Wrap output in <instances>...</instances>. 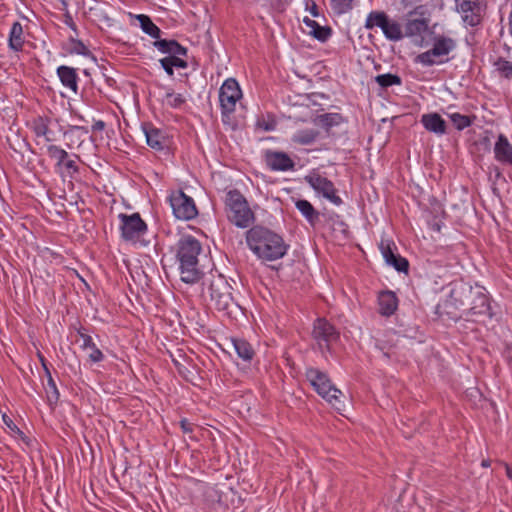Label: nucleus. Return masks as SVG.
<instances>
[{"instance_id":"f257e3e1","label":"nucleus","mask_w":512,"mask_h":512,"mask_svg":"<svg viewBox=\"0 0 512 512\" xmlns=\"http://www.w3.org/2000/svg\"><path fill=\"white\" fill-rule=\"evenodd\" d=\"M249 248L262 260L274 261L282 258L289 248L282 236L260 225L246 232Z\"/></svg>"},{"instance_id":"f03ea898","label":"nucleus","mask_w":512,"mask_h":512,"mask_svg":"<svg viewBox=\"0 0 512 512\" xmlns=\"http://www.w3.org/2000/svg\"><path fill=\"white\" fill-rule=\"evenodd\" d=\"M175 251L181 280L188 284L198 282L203 275L198 267V256L202 251L199 240L191 235H182L176 243Z\"/></svg>"},{"instance_id":"7ed1b4c3","label":"nucleus","mask_w":512,"mask_h":512,"mask_svg":"<svg viewBox=\"0 0 512 512\" xmlns=\"http://www.w3.org/2000/svg\"><path fill=\"white\" fill-rule=\"evenodd\" d=\"M306 378L314 390L336 410L344 409L345 404L342 398L344 394L337 389L330 381L328 375L317 368L310 367L306 370Z\"/></svg>"},{"instance_id":"20e7f679","label":"nucleus","mask_w":512,"mask_h":512,"mask_svg":"<svg viewBox=\"0 0 512 512\" xmlns=\"http://www.w3.org/2000/svg\"><path fill=\"white\" fill-rule=\"evenodd\" d=\"M474 292L475 288L470 283L464 281L454 282L449 298L443 304L437 306L438 313L440 315L447 314L453 320L459 319V315L452 311L451 308L463 312L464 309L468 308Z\"/></svg>"},{"instance_id":"39448f33","label":"nucleus","mask_w":512,"mask_h":512,"mask_svg":"<svg viewBox=\"0 0 512 512\" xmlns=\"http://www.w3.org/2000/svg\"><path fill=\"white\" fill-rule=\"evenodd\" d=\"M231 290V285L222 275L212 276L207 285V293L212 305L227 316H231L233 310L238 307Z\"/></svg>"},{"instance_id":"423d86ee","label":"nucleus","mask_w":512,"mask_h":512,"mask_svg":"<svg viewBox=\"0 0 512 512\" xmlns=\"http://www.w3.org/2000/svg\"><path fill=\"white\" fill-rule=\"evenodd\" d=\"M225 204L229 221L237 227L247 228L254 221V213L238 190H230L227 193Z\"/></svg>"},{"instance_id":"0eeeda50","label":"nucleus","mask_w":512,"mask_h":512,"mask_svg":"<svg viewBox=\"0 0 512 512\" xmlns=\"http://www.w3.org/2000/svg\"><path fill=\"white\" fill-rule=\"evenodd\" d=\"M493 316L489 296L483 287L476 286L468 308L464 309L459 317H463L467 321L482 323L485 322V319H492Z\"/></svg>"},{"instance_id":"6e6552de","label":"nucleus","mask_w":512,"mask_h":512,"mask_svg":"<svg viewBox=\"0 0 512 512\" xmlns=\"http://www.w3.org/2000/svg\"><path fill=\"white\" fill-rule=\"evenodd\" d=\"M456 48V42L450 37H436L431 49L416 56L415 61L424 66L444 64L449 61L448 54Z\"/></svg>"},{"instance_id":"1a4fd4ad","label":"nucleus","mask_w":512,"mask_h":512,"mask_svg":"<svg viewBox=\"0 0 512 512\" xmlns=\"http://www.w3.org/2000/svg\"><path fill=\"white\" fill-rule=\"evenodd\" d=\"M364 27L367 30L380 28L384 36L390 41H399L403 38L400 23L391 19L384 11H371L367 15Z\"/></svg>"},{"instance_id":"9d476101","label":"nucleus","mask_w":512,"mask_h":512,"mask_svg":"<svg viewBox=\"0 0 512 512\" xmlns=\"http://www.w3.org/2000/svg\"><path fill=\"white\" fill-rule=\"evenodd\" d=\"M118 217L121 221V237L125 241L136 242L146 233L147 224L139 213H133L131 215L121 213Z\"/></svg>"},{"instance_id":"9b49d317","label":"nucleus","mask_w":512,"mask_h":512,"mask_svg":"<svg viewBox=\"0 0 512 512\" xmlns=\"http://www.w3.org/2000/svg\"><path fill=\"white\" fill-rule=\"evenodd\" d=\"M312 336L322 353L331 350V345L339 339V332L325 318H318L314 322Z\"/></svg>"},{"instance_id":"f8f14e48","label":"nucleus","mask_w":512,"mask_h":512,"mask_svg":"<svg viewBox=\"0 0 512 512\" xmlns=\"http://www.w3.org/2000/svg\"><path fill=\"white\" fill-rule=\"evenodd\" d=\"M174 216L180 220H191L198 215L194 200L182 190L172 192L169 197Z\"/></svg>"},{"instance_id":"ddd939ff","label":"nucleus","mask_w":512,"mask_h":512,"mask_svg":"<svg viewBox=\"0 0 512 512\" xmlns=\"http://www.w3.org/2000/svg\"><path fill=\"white\" fill-rule=\"evenodd\" d=\"M241 97L242 92L238 82L234 78L226 79L219 90L222 114L227 115L234 112L236 103Z\"/></svg>"},{"instance_id":"4468645a","label":"nucleus","mask_w":512,"mask_h":512,"mask_svg":"<svg viewBox=\"0 0 512 512\" xmlns=\"http://www.w3.org/2000/svg\"><path fill=\"white\" fill-rule=\"evenodd\" d=\"M455 3L466 25L476 27L482 22L485 7L481 0H455Z\"/></svg>"},{"instance_id":"2eb2a0df","label":"nucleus","mask_w":512,"mask_h":512,"mask_svg":"<svg viewBox=\"0 0 512 512\" xmlns=\"http://www.w3.org/2000/svg\"><path fill=\"white\" fill-rule=\"evenodd\" d=\"M309 185L323 197L328 199L335 205H341L342 199L337 195V190L331 180L319 174L309 175L305 177Z\"/></svg>"},{"instance_id":"dca6fc26","label":"nucleus","mask_w":512,"mask_h":512,"mask_svg":"<svg viewBox=\"0 0 512 512\" xmlns=\"http://www.w3.org/2000/svg\"><path fill=\"white\" fill-rule=\"evenodd\" d=\"M264 160L272 171H288L295 167V163L290 156L282 151L266 150Z\"/></svg>"},{"instance_id":"f3484780","label":"nucleus","mask_w":512,"mask_h":512,"mask_svg":"<svg viewBox=\"0 0 512 512\" xmlns=\"http://www.w3.org/2000/svg\"><path fill=\"white\" fill-rule=\"evenodd\" d=\"M142 129L146 137L147 145L150 148L156 151H163L167 148L166 137L160 129L154 127L151 123H143Z\"/></svg>"},{"instance_id":"a211bd4d","label":"nucleus","mask_w":512,"mask_h":512,"mask_svg":"<svg viewBox=\"0 0 512 512\" xmlns=\"http://www.w3.org/2000/svg\"><path fill=\"white\" fill-rule=\"evenodd\" d=\"M494 156L498 162L512 166V145L503 134H499L494 145Z\"/></svg>"},{"instance_id":"6ab92c4d","label":"nucleus","mask_w":512,"mask_h":512,"mask_svg":"<svg viewBox=\"0 0 512 512\" xmlns=\"http://www.w3.org/2000/svg\"><path fill=\"white\" fill-rule=\"evenodd\" d=\"M420 122L424 128L437 135L446 133V121L438 113H426L421 116Z\"/></svg>"},{"instance_id":"aec40b11","label":"nucleus","mask_w":512,"mask_h":512,"mask_svg":"<svg viewBox=\"0 0 512 512\" xmlns=\"http://www.w3.org/2000/svg\"><path fill=\"white\" fill-rule=\"evenodd\" d=\"M379 312L389 317L395 313L398 307V298L392 291H382L378 296Z\"/></svg>"},{"instance_id":"412c9836","label":"nucleus","mask_w":512,"mask_h":512,"mask_svg":"<svg viewBox=\"0 0 512 512\" xmlns=\"http://www.w3.org/2000/svg\"><path fill=\"white\" fill-rule=\"evenodd\" d=\"M154 47L158 49L163 54H168V56L172 55H181L187 56L188 49L182 46L178 41L171 39H157L153 43Z\"/></svg>"},{"instance_id":"4be33fe9","label":"nucleus","mask_w":512,"mask_h":512,"mask_svg":"<svg viewBox=\"0 0 512 512\" xmlns=\"http://www.w3.org/2000/svg\"><path fill=\"white\" fill-rule=\"evenodd\" d=\"M57 75L63 86L69 88L74 93L78 91V75L75 68L61 65L57 68Z\"/></svg>"},{"instance_id":"5701e85b","label":"nucleus","mask_w":512,"mask_h":512,"mask_svg":"<svg viewBox=\"0 0 512 512\" xmlns=\"http://www.w3.org/2000/svg\"><path fill=\"white\" fill-rule=\"evenodd\" d=\"M303 23L308 29L307 33L320 42H326L332 34V29L329 26H321L309 17H304Z\"/></svg>"},{"instance_id":"b1692460","label":"nucleus","mask_w":512,"mask_h":512,"mask_svg":"<svg viewBox=\"0 0 512 512\" xmlns=\"http://www.w3.org/2000/svg\"><path fill=\"white\" fill-rule=\"evenodd\" d=\"M78 335L83 340V344L81 348L91 349V353L89 354V360L93 363H98L104 360V354L100 349L97 348L96 344L93 342L92 337L85 333L83 328L78 329Z\"/></svg>"},{"instance_id":"393cba45","label":"nucleus","mask_w":512,"mask_h":512,"mask_svg":"<svg viewBox=\"0 0 512 512\" xmlns=\"http://www.w3.org/2000/svg\"><path fill=\"white\" fill-rule=\"evenodd\" d=\"M24 43L25 39L22 24L16 21L12 24L10 29L8 39L9 48L15 52L22 51Z\"/></svg>"},{"instance_id":"a878e982","label":"nucleus","mask_w":512,"mask_h":512,"mask_svg":"<svg viewBox=\"0 0 512 512\" xmlns=\"http://www.w3.org/2000/svg\"><path fill=\"white\" fill-rule=\"evenodd\" d=\"M296 208L305 217L311 226H315L319 221L320 213L313 207V205L305 199H299L295 202Z\"/></svg>"},{"instance_id":"bb28decb","label":"nucleus","mask_w":512,"mask_h":512,"mask_svg":"<svg viewBox=\"0 0 512 512\" xmlns=\"http://www.w3.org/2000/svg\"><path fill=\"white\" fill-rule=\"evenodd\" d=\"M231 341L239 358L245 362L253 359L255 351L248 341L240 338H232Z\"/></svg>"},{"instance_id":"cd10ccee","label":"nucleus","mask_w":512,"mask_h":512,"mask_svg":"<svg viewBox=\"0 0 512 512\" xmlns=\"http://www.w3.org/2000/svg\"><path fill=\"white\" fill-rule=\"evenodd\" d=\"M136 19L139 22V25L144 33L149 35L150 37L154 39H159L161 36V30L158 26H156L151 18L148 15L145 14H139L136 15Z\"/></svg>"},{"instance_id":"c85d7f7f","label":"nucleus","mask_w":512,"mask_h":512,"mask_svg":"<svg viewBox=\"0 0 512 512\" xmlns=\"http://www.w3.org/2000/svg\"><path fill=\"white\" fill-rule=\"evenodd\" d=\"M50 119L44 116H37L31 122V129L37 137H45L47 141H51L49 134Z\"/></svg>"},{"instance_id":"c756f323","label":"nucleus","mask_w":512,"mask_h":512,"mask_svg":"<svg viewBox=\"0 0 512 512\" xmlns=\"http://www.w3.org/2000/svg\"><path fill=\"white\" fill-rule=\"evenodd\" d=\"M343 122V117L339 113H325L317 116L316 123L321 125L327 131Z\"/></svg>"},{"instance_id":"7c9ffc66","label":"nucleus","mask_w":512,"mask_h":512,"mask_svg":"<svg viewBox=\"0 0 512 512\" xmlns=\"http://www.w3.org/2000/svg\"><path fill=\"white\" fill-rule=\"evenodd\" d=\"M318 135L319 133L316 130L305 129L295 133L292 140L300 145H309L317 139Z\"/></svg>"},{"instance_id":"2f4dec72","label":"nucleus","mask_w":512,"mask_h":512,"mask_svg":"<svg viewBox=\"0 0 512 512\" xmlns=\"http://www.w3.org/2000/svg\"><path fill=\"white\" fill-rule=\"evenodd\" d=\"M45 392L49 404H56L59 400L60 393L56 386V383L51 375L50 370H47V384L45 386Z\"/></svg>"},{"instance_id":"473e14b6","label":"nucleus","mask_w":512,"mask_h":512,"mask_svg":"<svg viewBox=\"0 0 512 512\" xmlns=\"http://www.w3.org/2000/svg\"><path fill=\"white\" fill-rule=\"evenodd\" d=\"M449 118L457 130H464L470 127L475 119V116L462 115L458 112L449 114Z\"/></svg>"},{"instance_id":"72a5a7b5","label":"nucleus","mask_w":512,"mask_h":512,"mask_svg":"<svg viewBox=\"0 0 512 512\" xmlns=\"http://www.w3.org/2000/svg\"><path fill=\"white\" fill-rule=\"evenodd\" d=\"M375 81L381 88H388L390 86L402 84L400 76L391 73L377 75L375 77Z\"/></svg>"},{"instance_id":"f704fd0d","label":"nucleus","mask_w":512,"mask_h":512,"mask_svg":"<svg viewBox=\"0 0 512 512\" xmlns=\"http://www.w3.org/2000/svg\"><path fill=\"white\" fill-rule=\"evenodd\" d=\"M47 154L51 159L56 160V167H62L64 160L69 156L66 150L57 145H49Z\"/></svg>"},{"instance_id":"c9c22d12","label":"nucleus","mask_w":512,"mask_h":512,"mask_svg":"<svg viewBox=\"0 0 512 512\" xmlns=\"http://www.w3.org/2000/svg\"><path fill=\"white\" fill-rule=\"evenodd\" d=\"M406 29L410 35L421 34L427 29V23L424 19H413L407 23Z\"/></svg>"},{"instance_id":"e433bc0d","label":"nucleus","mask_w":512,"mask_h":512,"mask_svg":"<svg viewBox=\"0 0 512 512\" xmlns=\"http://www.w3.org/2000/svg\"><path fill=\"white\" fill-rule=\"evenodd\" d=\"M379 247L386 263H389L397 255L394 253L396 247L392 241L382 240Z\"/></svg>"},{"instance_id":"4c0bfd02","label":"nucleus","mask_w":512,"mask_h":512,"mask_svg":"<svg viewBox=\"0 0 512 512\" xmlns=\"http://www.w3.org/2000/svg\"><path fill=\"white\" fill-rule=\"evenodd\" d=\"M495 66L502 77L506 79L512 78V62L500 58L495 62Z\"/></svg>"},{"instance_id":"58836bf2","label":"nucleus","mask_w":512,"mask_h":512,"mask_svg":"<svg viewBox=\"0 0 512 512\" xmlns=\"http://www.w3.org/2000/svg\"><path fill=\"white\" fill-rule=\"evenodd\" d=\"M165 99L167 104L172 108H180L186 102L184 95L175 94L172 90L166 93Z\"/></svg>"},{"instance_id":"ea45409f","label":"nucleus","mask_w":512,"mask_h":512,"mask_svg":"<svg viewBox=\"0 0 512 512\" xmlns=\"http://www.w3.org/2000/svg\"><path fill=\"white\" fill-rule=\"evenodd\" d=\"M353 0H331V6L336 14H344L352 9Z\"/></svg>"},{"instance_id":"a19ab883","label":"nucleus","mask_w":512,"mask_h":512,"mask_svg":"<svg viewBox=\"0 0 512 512\" xmlns=\"http://www.w3.org/2000/svg\"><path fill=\"white\" fill-rule=\"evenodd\" d=\"M388 265L394 267L398 272H404L407 273L409 269V262L406 258L396 255L389 263Z\"/></svg>"},{"instance_id":"79ce46f5","label":"nucleus","mask_w":512,"mask_h":512,"mask_svg":"<svg viewBox=\"0 0 512 512\" xmlns=\"http://www.w3.org/2000/svg\"><path fill=\"white\" fill-rule=\"evenodd\" d=\"M70 43H71V52L79 54V55H83V56H88L91 54L90 50L87 48V46L81 40H78L75 38H70Z\"/></svg>"},{"instance_id":"37998d69","label":"nucleus","mask_w":512,"mask_h":512,"mask_svg":"<svg viewBox=\"0 0 512 512\" xmlns=\"http://www.w3.org/2000/svg\"><path fill=\"white\" fill-rule=\"evenodd\" d=\"M160 64L162 66V68L165 70V72L169 75V76H173L174 75V65H173V61H172V57L171 56H167V57H164L162 59H160Z\"/></svg>"},{"instance_id":"c03bdc74","label":"nucleus","mask_w":512,"mask_h":512,"mask_svg":"<svg viewBox=\"0 0 512 512\" xmlns=\"http://www.w3.org/2000/svg\"><path fill=\"white\" fill-rule=\"evenodd\" d=\"M62 167L68 170L70 174L79 172V167L77 166L76 162L72 159L66 158L64 160V163L62 164Z\"/></svg>"},{"instance_id":"a18cd8bd","label":"nucleus","mask_w":512,"mask_h":512,"mask_svg":"<svg viewBox=\"0 0 512 512\" xmlns=\"http://www.w3.org/2000/svg\"><path fill=\"white\" fill-rule=\"evenodd\" d=\"M180 55H172L173 65L176 68L186 69L188 67V63L186 60L179 57Z\"/></svg>"},{"instance_id":"49530a36","label":"nucleus","mask_w":512,"mask_h":512,"mask_svg":"<svg viewBox=\"0 0 512 512\" xmlns=\"http://www.w3.org/2000/svg\"><path fill=\"white\" fill-rule=\"evenodd\" d=\"M180 427L184 433H191L193 431L194 425L190 423L186 418L181 419Z\"/></svg>"},{"instance_id":"de8ad7c7","label":"nucleus","mask_w":512,"mask_h":512,"mask_svg":"<svg viewBox=\"0 0 512 512\" xmlns=\"http://www.w3.org/2000/svg\"><path fill=\"white\" fill-rule=\"evenodd\" d=\"M64 22L67 26H69L72 30H74L75 32L77 31L76 29V24L75 22L73 21V18L71 16V14L69 13L68 10H65V14H64Z\"/></svg>"},{"instance_id":"09e8293b","label":"nucleus","mask_w":512,"mask_h":512,"mask_svg":"<svg viewBox=\"0 0 512 512\" xmlns=\"http://www.w3.org/2000/svg\"><path fill=\"white\" fill-rule=\"evenodd\" d=\"M3 421L12 431H16L18 434H23V432L6 415L3 416Z\"/></svg>"},{"instance_id":"8fccbe9b","label":"nucleus","mask_w":512,"mask_h":512,"mask_svg":"<svg viewBox=\"0 0 512 512\" xmlns=\"http://www.w3.org/2000/svg\"><path fill=\"white\" fill-rule=\"evenodd\" d=\"M104 128L105 123L102 120L96 121L92 126L93 131H102Z\"/></svg>"},{"instance_id":"3c124183","label":"nucleus","mask_w":512,"mask_h":512,"mask_svg":"<svg viewBox=\"0 0 512 512\" xmlns=\"http://www.w3.org/2000/svg\"><path fill=\"white\" fill-rule=\"evenodd\" d=\"M258 126L263 128L265 131H271L275 127L274 124H269V123H266V122L261 123L260 121H258Z\"/></svg>"},{"instance_id":"603ef678","label":"nucleus","mask_w":512,"mask_h":512,"mask_svg":"<svg viewBox=\"0 0 512 512\" xmlns=\"http://www.w3.org/2000/svg\"><path fill=\"white\" fill-rule=\"evenodd\" d=\"M38 357H39V360L42 364V368L44 369V372H45V375L47 376V370H49L48 368V365H47V361L45 359V357L42 355V354H38Z\"/></svg>"},{"instance_id":"864d4df0","label":"nucleus","mask_w":512,"mask_h":512,"mask_svg":"<svg viewBox=\"0 0 512 512\" xmlns=\"http://www.w3.org/2000/svg\"><path fill=\"white\" fill-rule=\"evenodd\" d=\"M311 2H312V5L310 8V12L313 17H318L319 16L318 7L314 1H311Z\"/></svg>"},{"instance_id":"5fc2aeb1","label":"nucleus","mask_w":512,"mask_h":512,"mask_svg":"<svg viewBox=\"0 0 512 512\" xmlns=\"http://www.w3.org/2000/svg\"><path fill=\"white\" fill-rule=\"evenodd\" d=\"M505 470L507 477L512 480V467L508 464H505Z\"/></svg>"},{"instance_id":"6e6d98bb","label":"nucleus","mask_w":512,"mask_h":512,"mask_svg":"<svg viewBox=\"0 0 512 512\" xmlns=\"http://www.w3.org/2000/svg\"><path fill=\"white\" fill-rule=\"evenodd\" d=\"M73 130H81L85 133H88V130L83 126H71L69 131L71 132Z\"/></svg>"},{"instance_id":"4d7b16f0","label":"nucleus","mask_w":512,"mask_h":512,"mask_svg":"<svg viewBox=\"0 0 512 512\" xmlns=\"http://www.w3.org/2000/svg\"><path fill=\"white\" fill-rule=\"evenodd\" d=\"M62 4V8L61 10L65 11V10H68V6H69V0H59Z\"/></svg>"},{"instance_id":"13d9d810","label":"nucleus","mask_w":512,"mask_h":512,"mask_svg":"<svg viewBox=\"0 0 512 512\" xmlns=\"http://www.w3.org/2000/svg\"><path fill=\"white\" fill-rule=\"evenodd\" d=\"M481 465L483 467H489L490 466V461L489 460H483Z\"/></svg>"},{"instance_id":"bf43d9fd","label":"nucleus","mask_w":512,"mask_h":512,"mask_svg":"<svg viewBox=\"0 0 512 512\" xmlns=\"http://www.w3.org/2000/svg\"><path fill=\"white\" fill-rule=\"evenodd\" d=\"M106 82L108 83L109 86H111L112 82H114V80L111 78H106Z\"/></svg>"},{"instance_id":"052dcab7","label":"nucleus","mask_w":512,"mask_h":512,"mask_svg":"<svg viewBox=\"0 0 512 512\" xmlns=\"http://www.w3.org/2000/svg\"><path fill=\"white\" fill-rule=\"evenodd\" d=\"M433 229L436 230V231H440V225L439 224H435L433 226Z\"/></svg>"}]
</instances>
